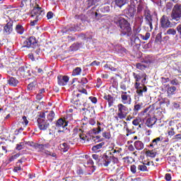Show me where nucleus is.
<instances>
[{"label":"nucleus","mask_w":181,"mask_h":181,"mask_svg":"<svg viewBox=\"0 0 181 181\" xmlns=\"http://www.w3.org/2000/svg\"><path fill=\"white\" fill-rule=\"evenodd\" d=\"M67 125H69L67 117L59 118L55 122V129H57L58 132H63V131L60 129H62V128H66Z\"/></svg>","instance_id":"obj_7"},{"label":"nucleus","mask_w":181,"mask_h":181,"mask_svg":"<svg viewBox=\"0 0 181 181\" xmlns=\"http://www.w3.org/2000/svg\"><path fill=\"white\" fill-rule=\"evenodd\" d=\"M141 122H142V119H141L140 117H136V119H134L133 120L132 124L135 127H138V125H139V124H141Z\"/></svg>","instance_id":"obj_45"},{"label":"nucleus","mask_w":181,"mask_h":181,"mask_svg":"<svg viewBox=\"0 0 181 181\" xmlns=\"http://www.w3.org/2000/svg\"><path fill=\"white\" fill-rule=\"evenodd\" d=\"M23 148H25V142H21L20 144H17L16 147L18 151H22Z\"/></svg>","instance_id":"obj_50"},{"label":"nucleus","mask_w":181,"mask_h":181,"mask_svg":"<svg viewBox=\"0 0 181 181\" xmlns=\"http://www.w3.org/2000/svg\"><path fill=\"white\" fill-rule=\"evenodd\" d=\"M47 19H52L53 18V12L49 11L47 13Z\"/></svg>","instance_id":"obj_64"},{"label":"nucleus","mask_w":181,"mask_h":181,"mask_svg":"<svg viewBox=\"0 0 181 181\" xmlns=\"http://www.w3.org/2000/svg\"><path fill=\"white\" fill-rule=\"evenodd\" d=\"M74 132L75 135H76L77 138H79V139H81V141L83 142H86L87 140V135L85 134L84 130H83V129L75 128L74 129Z\"/></svg>","instance_id":"obj_13"},{"label":"nucleus","mask_w":181,"mask_h":181,"mask_svg":"<svg viewBox=\"0 0 181 181\" xmlns=\"http://www.w3.org/2000/svg\"><path fill=\"white\" fill-rule=\"evenodd\" d=\"M156 117H148L146 121V125H147L148 128H152V127L156 124Z\"/></svg>","instance_id":"obj_23"},{"label":"nucleus","mask_w":181,"mask_h":181,"mask_svg":"<svg viewBox=\"0 0 181 181\" xmlns=\"http://www.w3.org/2000/svg\"><path fill=\"white\" fill-rule=\"evenodd\" d=\"M170 84H172V86H180V82L175 78L170 81Z\"/></svg>","instance_id":"obj_51"},{"label":"nucleus","mask_w":181,"mask_h":181,"mask_svg":"<svg viewBox=\"0 0 181 181\" xmlns=\"http://www.w3.org/2000/svg\"><path fill=\"white\" fill-rule=\"evenodd\" d=\"M141 108H142V106L141 105H139V104L134 105L133 111H134L135 115H136V114H138V112L139 111H141Z\"/></svg>","instance_id":"obj_43"},{"label":"nucleus","mask_w":181,"mask_h":181,"mask_svg":"<svg viewBox=\"0 0 181 181\" xmlns=\"http://www.w3.org/2000/svg\"><path fill=\"white\" fill-rule=\"evenodd\" d=\"M111 160H112L111 156H109L107 153H105L102 156L101 158L98 160V165L107 168L110 163H111Z\"/></svg>","instance_id":"obj_10"},{"label":"nucleus","mask_w":181,"mask_h":181,"mask_svg":"<svg viewBox=\"0 0 181 181\" xmlns=\"http://www.w3.org/2000/svg\"><path fill=\"white\" fill-rule=\"evenodd\" d=\"M132 74L136 83H139V81H141V79L144 78V74L141 72H139V74L133 72Z\"/></svg>","instance_id":"obj_27"},{"label":"nucleus","mask_w":181,"mask_h":181,"mask_svg":"<svg viewBox=\"0 0 181 181\" xmlns=\"http://www.w3.org/2000/svg\"><path fill=\"white\" fill-rule=\"evenodd\" d=\"M37 122L40 131H46L50 127V122L46 119V113L45 112H38Z\"/></svg>","instance_id":"obj_3"},{"label":"nucleus","mask_w":181,"mask_h":181,"mask_svg":"<svg viewBox=\"0 0 181 181\" xmlns=\"http://www.w3.org/2000/svg\"><path fill=\"white\" fill-rule=\"evenodd\" d=\"M104 145H105V142H101L98 144H96L92 147V151L95 152V153H98V152H100V149H101Z\"/></svg>","instance_id":"obj_25"},{"label":"nucleus","mask_w":181,"mask_h":181,"mask_svg":"<svg viewBox=\"0 0 181 181\" xmlns=\"http://www.w3.org/2000/svg\"><path fill=\"white\" fill-rule=\"evenodd\" d=\"M43 15H45V10L42 8L39 4H36V6L31 11V16H36L39 19H42L43 18Z\"/></svg>","instance_id":"obj_9"},{"label":"nucleus","mask_w":181,"mask_h":181,"mask_svg":"<svg viewBox=\"0 0 181 181\" xmlns=\"http://www.w3.org/2000/svg\"><path fill=\"white\" fill-rule=\"evenodd\" d=\"M100 11H101V12H103L104 13L107 12H110V6H102L100 8Z\"/></svg>","instance_id":"obj_49"},{"label":"nucleus","mask_w":181,"mask_h":181,"mask_svg":"<svg viewBox=\"0 0 181 181\" xmlns=\"http://www.w3.org/2000/svg\"><path fill=\"white\" fill-rule=\"evenodd\" d=\"M62 152H67L70 149V146L68 143H62L59 145Z\"/></svg>","instance_id":"obj_33"},{"label":"nucleus","mask_w":181,"mask_h":181,"mask_svg":"<svg viewBox=\"0 0 181 181\" xmlns=\"http://www.w3.org/2000/svg\"><path fill=\"white\" fill-rule=\"evenodd\" d=\"M160 26L163 29H168V28H172V23L169 21V18L166 16H163L160 20Z\"/></svg>","instance_id":"obj_14"},{"label":"nucleus","mask_w":181,"mask_h":181,"mask_svg":"<svg viewBox=\"0 0 181 181\" xmlns=\"http://www.w3.org/2000/svg\"><path fill=\"white\" fill-rule=\"evenodd\" d=\"M18 71L20 72V74L21 76V77H28V76H29V70H28V67L23 66H21L18 69Z\"/></svg>","instance_id":"obj_22"},{"label":"nucleus","mask_w":181,"mask_h":181,"mask_svg":"<svg viewBox=\"0 0 181 181\" xmlns=\"http://www.w3.org/2000/svg\"><path fill=\"white\" fill-rule=\"evenodd\" d=\"M102 136L103 138H105V139H110L111 138V133H110V132H105L103 133Z\"/></svg>","instance_id":"obj_52"},{"label":"nucleus","mask_w":181,"mask_h":181,"mask_svg":"<svg viewBox=\"0 0 181 181\" xmlns=\"http://www.w3.org/2000/svg\"><path fill=\"white\" fill-rule=\"evenodd\" d=\"M146 86L144 84H141L139 82H136L134 83V88H136V90H142Z\"/></svg>","instance_id":"obj_44"},{"label":"nucleus","mask_w":181,"mask_h":181,"mask_svg":"<svg viewBox=\"0 0 181 181\" xmlns=\"http://www.w3.org/2000/svg\"><path fill=\"white\" fill-rule=\"evenodd\" d=\"M45 93H46V89L45 88L40 89L38 92V94H37L36 95V100H37L38 101H40V100H42L45 96L44 95Z\"/></svg>","instance_id":"obj_30"},{"label":"nucleus","mask_w":181,"mask_h":181,"mask_svg":"<svg viewBox=\"0 0 181 181\" xmlns=\"http://www.w3.org/2000/svg\"><path fill=\"white\" fill-rule=\"evenodd\" d=\"M77 30H80L78 25H71V26L66 30V32H77Z\"/></svg>","instance_id":"obj_39"},{"label":"nucleus","mask_w":181,"mask_h":181,"mask_svg":"<svg viewBox=\"0 0 181 181\" xmlns=\"http://www.w3.org/2000/svg\"><path fill=\"white\" fill-rule=\"evenodd\" d=\"M139 4L137 6V13H141L144 11V3L142 1L139 0Z\"/></svg>","instance_id":"obj_42"},{"label":"nucleus","mask_w":181,"mask_h":181,"mask_svg":"<svg viewBox=\"0 0 181 181\" xmlns=\"http://www.w3.org/2000/svg\"><path fill=\"white\" fill-rule=\"evenodd\" d=\"M135 13H136V8L128 6L126 9V15L127 18H132L133 19V18L135 16Z\"/></svg>","instance_id":"obj_19"},{"label":"nucleus","mask_w":181,"mask_h":181,"mask_svg":"<svg viewBox=\"0 0 181 181\" xmlns=\"http://www.w3.org/2000/svg\"><path fill=\"white\" fill-rule=\"evenodd\" d=\"M115 23L119 28L120 36H132V28L131 24L125 18L119 17L115 20Z\"/></svg>","instance_id":"obj_1"},{"label":"nucleus","mask_w":181,"mask_h":181,"mask_svg":"<svg viewBox=\"0 0 181 181\" xmlns=\"http://www.w3.org/2000/svg\"><path fill=\"white\" fill-rule=\"evenodd\" d=\"M146 91H148V88L144 87L143 89H136V93L139 97H144V93H146Z\"/></svg>","instance_id":"obj_38"},{"label":"nucleus","mask_w":181,"mask_h":181,"mask_svg":"<svg viewBox=\"0 0 181 181\" xmlns=\"http://www.w3.org/2000/svg\"><path fill=\"white\" fill-rule=\"evenodd\" d=\"M103 99L107 101L109 107H112V105H114V103H115V98H114L112 95L105 93Z\"/></svg>","instance_id":"obj_18"},{"label":"nucleus","mask_w":181,"mask_h":181,"mask_svg":"<svg viewBox=\"0 0 181 181\" xmlns=\"http://www.w3.org/2000/svg\"><path fill=\"white\" fill-rule=\"evenodd\" d=\"M130 170L132 172V173H133L134 175H135V173H136V165H132L130 166Z\"/></svg>","instance_id":"obj_58"},{"label":"nucleus","mask_w":181,"mask_h":181,"mask_svg":"<svg viewBox=\"0 0 181 181\" xmlns=\"http://www.w3.org/2000/svg\"><path fill=\"white\" fill-rule=\"evenodd\" d=\"M167 35H173V36H175V35H176V30L173 29V28H169L167 30Z\"/></svg>","instance_id":"obj_54"},{"label":"nucleus","mask_w":181,"mask_h":181,"mask_svg":"<svg viewBox=\"0 0 181 181\" xmlns=\"http://www.w3.org/2000/svg\"><path fill=\"white\" fill-rule=\"evenodd\" d=\"M36 45H37V41L35 36H31L23 42V47H28V49L30 47H35Z\"/></svg>","instance_id":"obj_11"},{"label":"nucleus","mask_w":181,"mask_h":181,"mask_svg":"<svg viewBox=\"0 0 181 181\" xmlns=\"http://www.w3.org/2000/svg\"><path fill=\"white\" fill-rule=\"evenodd\" d=\"M76 98L77 99L74 98L71 100V103H72V104L76 105L78 108L81 107V105L87 107V96L86 95H83V93H78L76 95Z\"/></svg>","instance_id":"obj_4"},{"label":"nucleus","mask_w":181,"mask_h":181,"mask_svg":"<svg viewBox=\"0 0 181 181\" xmlns=\"http://www.w3.org/2000/svg\"><path fill=\"white\" fill-rule=\"evenodd\" d=\"M29 1L30 0H23L21 2V7L28 6V4H29Z\"/></svg>","instance_id":"obj_62"},{"label":"nucleus","mask_w":181,"mask_h":181,"mask_svg":"<svg viewBox=\"0 0 181 181\" xmlns=\"http://www.w3.org/2000/svg\"><path fill=\"white\" fill-rule=\"evenodd\" d=\"M120 88L123 91H127V81H123L120 83Z\"/></svg>","instance_id":"obj_55"},{"label":"nucleus","mask_w":181,"mask_h":181,"mask_svg":"<svg viewBox=\"0 0 181 181\" xmlns=\"http://www.w3.org/2000/svg\"><path fill=\"white\" fill-rule=\"evenodd\" d=\"M8 83L9 84V86H12L13 87H16L19 83V81H18L16 78L11 77L8 80Z\"/></svg>","instance_id":"obj_26"},{"label":"nucleus","mask_w":181,"mask_h":181,"mask_svg":"<svg viewBox=\"0 0 181 181\" xmlns=\"http://www.w3.org/2000/svg\"><path fill=\"white\" fill-rule=\"evenodd\" d=\"M16 31L18 35H23L25 33V28H23V25L18 24L16 26Z\"/></svg>","instance_id":"obj_32"},{"label":"nucleus","mask_w":181,"mask_h":181,"mask_svg":"<svg viewBox=\"0 0 181 181\" xmlns=\"http://www.w3.org/2000/svg\"><path fill=\"white\" fill-rule=\"evenodd\" d=\"M165 179L167 181H171L172 180V175L169 173L165 174Z\"/></svg>","instance_id":"obj_63"},{"label":"nucleus","mask_w":181,"mask_h":181,"mask_svg":"<svg viewBox=\"0 0 181 181\" xmlns=\"http://www.w3.org/2000/svg\"><path fill=\"white\" fill-rule=\"evenodd\" d=\"M129 2V0H115V5L117 8H122L124 5H127Z\"/></svg>","instance_id":"obj_24"},{"label":"nucleus","mask_w":181,"mask_h":181,"mask_svg":"<svg viewBox=\"0 0 181 181\" xmlns=\"http://www.w3.org/2000/svg\"><path fill=\"white\" fill-rule=\"evenodd\" d=\"M139 172H148V167L144 163H140L137 167Z\"/></svg>","instance_id":"obj_31"},{"label":"nucleus","mask_w":181,"mask_h":181,"mask_svg":"<svg viewBox=\"0 0 181 181\" xmlns=\"http://www.w3.org/2000/svg\"><path fill=\"white\" fill-rule=\"evenodd\" d=\"M115 151H117V150L112 149L107 151L105 153L108 155V156H110V158H112V160H114V158L115 156Z\"/></svg>","instance_id":"obj_41"},{"label":"nucleus","mask_w":181,"mask_h":181,"mask_svg":"<svg viewBox=\"0 0 181 181\" xmlns=\"http://www.w3.org/2000/svg\"><path fill=\"white\" fill-rule=\"evenodd\" d=\"M69 80H70V78H69V76H67L59 75L57 76V83L59 86H61V87H64V86H67Z\"/></svg>","instance_id":"obj_15"},{"label":"nucleus","mask_w":181,"mask_h":181,"mask_svg":"<svg viewBox=\"0 0 181 181\" xmlns=\"http://www.w3.org/2000/svg\"><path fill=\"white\" fill-rule=\"evenodd\" d=\"M118 108V113L117 117H115V119L118 121V118L119 119H124V118H127V116L128 115V107L125 106L124 104L119 103L117 105Z\"/></svg>","instance_id":"obj_5"},{"label":"nucleus","mask_w":181,"mask_h":181,"mask_svg":"<svg viewBox=\"0 0 181 181\" xmlns=\"http://www.w3.org/2000/svg\"><path fill=\"white\" fill-rule=\"evenodd\" d=\"M87 83H88V79H87V78H82L81 79L80 83L82 84V86L87 84Z\"/></svg>","instance_id":"obj_59"},{"label":"nucleus","mask_w":181,"mask_h":181,"mask_svg":"<svg viewBox=\"0 0 181 181\" xmlns=\"http://www.w3.org/2000/svg\"><path fill=\"white\" fill-rule=\"evenodd\" d=\"M21 156V153H16L13 156H12L11 157H10L9 160L10 162H13V160H15V159H18V158H19Z\"/></svg>","instance_id":"obj_56"},{"label":"nucleus","mask_w":181,"mask_h":181,"mask_svg":"<svg viewBox=\"0 0 181 181\" xmlns=\"http://www.w3.org/2000/svg\"><path fill=\"white\" fill-rule=\"evenodd\" d=\"M144 16L146 25H148L151 30H152V29H153V23H156V22H158V18H156V16L152 13V11H151V10H149V8L146 6L144 11Z\"/></svg>","instance_id":"obj_2"},{"label":"nucleus","mask_w":181,"mask_h":181,"mask_svg":"<svg viewBox=\"0 0 181 181\" xmlns=\"http://www.w3.org/2000/svg\"><path fill=\"white\" fill-rule=\"evenodd\" d=\"M85 125L87 127H90V125H92V127H93V126L95 125V120L94 119H90L88 121V123L86 124Z\"/></svg>","instance_id":"obj_57"},{"label":"nucleus","mask_w":181,"mask_h":181,"mask_svg":"<svg viewBox=\"0 0 181 181\" xmlns=\"http://www.w3.org/2000/svg\"><path fill=\"white\" fill-rule=\"evenodd\" d=\"M33 146L35 149H37L38 152H45L46 149H49V148H50V144L49 143L42 144L35 143Z\"/></svg>","instance_id":"obj_16"},{"label":"nucleus","mask_w":181,"mask_h":181,"mask_svg":"<svg viewBox=\"0 0 181 181\" xmlns=\"http://www.w3.org/2000/svg\"><path fill=\"white\" fill-rule=\"evenodd\" d=\"M81 110V112H82V115L84 116V118H86V117H93V115L94 114L95 112V110L93 107H90V106H87L86 107H82L81 109H80Z\"/></svg>","instance_id":"obj_12"},{"label":"nucleus","mask_w":181,"mask_h":181,"mask_svg":"<svg viewBox=\"0 0 181 181\" xmlns=\"http://www.w3.org/2000/svg\"><path fill=\"white\" fill-rule=\"evenodd\" d=\"M89 100H90L91 103H93V104H97V98L95 97H93V96H90L89 97Z\"/></svg>","instance_id":"obj_61"},{"label":"nucleus","mask_w":181,"mask_h":181,"mask_svg":"<svg viewBox=\"0 0 181 181\" xmlns=\"http://www.w3.org/2000/svg\"><path fill=\"white\" fill-rule=\"evenodd\" d=\"M138 1L139 0H130V4L128 6L132 8H134L136 9V4H138Z\"/></svg>","instance_id":"obj_48"},{"label":"nucleus","mask_w":181,"mask_h":181,"mask_svg":"<svg viewBox=\"0 0 181 181\" xmlns=\"http://www.w3.org/2000/svg\"><path fill=\"white\" fill-rule=\"evenodd\" d=\"M54 117H55L54 112L53 110L49 111L47 117V121H48V122H49L50 124L51 122H53V119H54Z\"/></svg>","instance_id":"obj_36"},{"label":"nucleus","mask_w":181,"mask_h":181,"mask_svg":"<svg viewBox=\"0 0 181 181\" xmlns=\"http://www.w3.org/2000/svg\"><path fill=\"white\" fill-rule=\"evenodd\" d=\"M12 30H13V21L10 20L4 27V32L7 33V35H11V33H12Z\"/></svg>","instance_id":"obj_17"},{"label":"nucleus","mask_w":181,"mask_h":181,"mask_svg":"<svg viewBox=\"0 0 181 181\" xmlns=\"http://www.w3.org/2000/svg\"><path fill=\"white\" fill-rule=\"evenodd\" d=\"M171 18L174 21H180L181 18V4H176L173 8V11L171 12Z\"/></svg>","instance_id":"obj_6"},{"label":"nucleus","mask_w":181,"mask_h":181,"mask_svg":"<svg viewBox=\"0 0 181 181\" xmlns=\"http://www.w3.org/2000/svg\"><path fill=\"white\" fill-rule=\"evenodd\" d=\"M157 154L158 153L156 152V150H148L146 152V156H148V158H155V156H156Z\"/></svg>","instance_id":"obj_37"},{"label":"nucleus","mask_w":181,"mask_h":181,"mask_svg":"<svg viewBox=\"0 0 181 181\" xmlns=\"http://www.w3.org/2000/svg\"><path fill=\"white\" fill-rule=\"evenodd\" d=\"M134 145L136 151H142L144 149V143L141 141H136Z\"/></svg>","instance_id":"obj_29"},{"label":"nucleus","mask_w":181,"mask_h":181,"mask_svg":"<svg viewBox=\"0 0 181 181\" xmlns=\"http://www.w3.org/2000/svg\"><path fill=\"white\" fill-rule=\"evenodd\" d=\"M163 137L159 136L153 139L152 142L148 145V148H158V143L162 142Z\"/></svg>","instance_id":"obj_21"},{"label":"nucleus","mask_w":181,"mask_h":181,"mask_svg":"<svg viewBox=\"0 0 181 181\" xmlns=\"http://www.w3.org/2000/svg\"><path fill=\"white\" fill-rule=\"evenodd\" d=\"M168 134L169 136H173L174 135L176 134V132H175V129L173 127H171L168 132Z\"/></svg>","instance_id":"obj_53"},{"label":"nucleus","mask_w":181,"mask_h":181,"mask_svg":"<svg viewBox=\"0 0 181 181\" xmlns=\"http://www.w3.org/2000/svg\"><path fill=\"white\" fill-rule=\"evenodd\" d=\"M87 2V9H88L95 4H98V2H100V0H88Z\"/></svg>","instance_id":"obj_40"},{"label":"nucleus","mask_w":181,"mask_h":181,"mask_svg":"<svg viewBox=\"0 0 181 181\" xmlns=\"http://www.w3.org/2000/svg\"><path fill=\"white\" fill-rule=\"evenodd\" d=\"M136 67L139 70H145L146 69V65L142 64L141 63L136 64Z\"/></svg>","instance_id":"obj_46"},{"label":"nucleus","mask_w":181,"mask_h":181,"mask_svg":"<svg viewBox=\"0 0 181 181\" xmlns=\"http://www.w3.org/2000/svg\"><path fill=\"white\" fill-rule=\"evenodd\" d=\"M120 97H121V101L122 104L130 105L131 103H132V98H131V91H120Z\"/></svg>","instance_id":"obj_8"},{"label":"nucleus","mask_w":181,"mask_h":181,"mask_svg":"<svg viewBox=\"0 0 181 181\" xmlns=\"http://www.w3.org/2000/svg\"><path fill=\"white\" fill-rule=\"evenodd\" d=\"M36 84H37V82H36V81L34 80L33 82L30 83L28 85V90H33V88H35V86H36Z\"/></svg>","instance_id":"obj_47"},{"label":"nucleus","mask_w":181,"mask_h":181,"mask_svg":"<svg viewBox=\"0 0 181 181\" xmlns=\"http://www.w3.org/2000/svg\"><path fill=\"white\" fill-rule=\"evenodd\" d=\"M81 71H83L81 67H76L73 70L71 76H73V77H76V76H80L81 74Z\"/></svg>","instance_id":"obj_35"},{"label":"nucleus","mask_w":181,"mask_h":181,"mask_svg":"<svg viewBox=\"0 0 181 181\" xmlns=\"http://www.w3.org/2000/svg\"><path fill=\"white\" fill-rule=\"evenodd\" d=\"M123 162L124 163H127V165H131V163H134L135 162V160L132 157L127 156L122 158Z\"/></svg>","instance_id":"obj_34"},{"label":"nucleus","mask_w":181,"mask_h":181,"mask_svg":"<svg viewBox=\"0 0 181 181\" xmlns=\"http://www.w3.org/2000/svg\"><path fill=\"white\" fill-rule=\"evenodd\" d=\"M115 152V154L113 158V162L115 163H118L119 159H121V158H122V153H121V152H122V148H119L117 150H116V151Z\"/></svg>","instance_id":"obj_20"},{"label":"nucleus","mask_w":181,"mask_h":181,"mask_svg":"<svg viewBox=\"0 0 181 181\" xmlns=\"http://www.w3.org/2000/svg\"><path fill=\"white\" fill-rule=\"evenodd\" d=\"M173 139H175V141H180L181 140V134H176L173 136Z\"/></svg>","instance_id":"obj_60"},{"label":"nucleus","mask_w":181,"mask_h":181,"mask_svg":"<svg viewBox=\"0 0 181 181\" xmlns=\"http://www.w3.org/2000/svg\"><path fill=\"white\" fill-rule=\"evenodd\" d=\"M167 94L168 95H173L175 91H176V86H170L169 84L167 85Z\"/></svg>","instance_id":"obj_28"}]
</instances>
